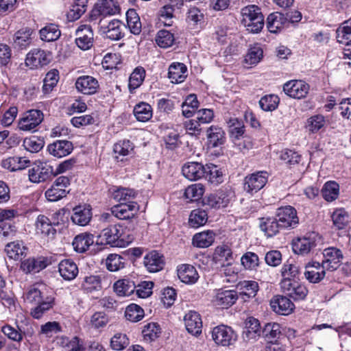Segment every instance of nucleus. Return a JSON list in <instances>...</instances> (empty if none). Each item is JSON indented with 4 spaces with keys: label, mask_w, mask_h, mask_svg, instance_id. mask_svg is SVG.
I'll list each match as a JSON object with an SVG mask.
<instances>
[{
    "label": "nucleus",
    "mask_w": 351,
    "mask_h": 351,
    "mask_svg": "<svg viewBox=\"0 0 351 351\" xmlns=\"http://www.w3.org/2000/svg\"><path fill=\"white\" fill-rule=\"evenodd\" d=\"M145 77V70L142 66H137L131 73L129 78V89L130 93L138 88Z\"/></svg>",
    "instance_id": "de8ad7c7"
},
{
    "label": "nucleus",
    "mask_w": 351,
    "mask_h": 351,
    "mask_svg": "<svg viewBox=\"0 0 351 351\" xmlns=\"http://www.w3.org/2000/svg\"><path fill=\"white\" fill-rule=\"evenodd\" d=\"M161 332L160 326L154 322L149 323L144 326L142 333L146 341H154L159 337Z\"/></svg>",
    "instance_id": "0e129e2a"
},
{
    "label": "nucleus",
    "mask_w": 351,
    "mask_h": 351,
    "mask_svg": "<svg viewBox=\"0 0 351 351\" xmlns=\"http://www.w3.org/2000/svg\"><path fill=\"white\" fill-rule=\"evenodd\" d=\"M37 304L31 310V315L35 319H40L45 313L53 308L55 304V299L52 296H47Z\"/></svg>",
    "instance_id": "58836bf2"
},
{
    "label": "nucleus",
    "mask_w": 351,
    "mask_h": 351,
    "mask_svg": "<svg viewBox=\"0 0 351 351\" xmlns=\"http://www.w3.org/2000/svg\"><path fill=\"white\" fill-rule=\"evenodd\" d=\"M99 25L102 33L110 40H119L124 36V34L122 32L123 23L119 20H111L106 25L103 19H101L99 20Z\"/></svg>",
    "instance_id": "f8f14e48"
},
{
    "label": "nucleus",
    "mask_w": 351,
    "mask_h": 351,
    "mask_svg": "<svg viewBox=\"0 0 351 351\" xmlns=\"http://www.w3.org/2000/svg\"><path fill=\"white\" fill-rule=\"evenodd\" d=\"M270 306L274 312L282 315L290 314L294 308V304L290 299L280 295L272 298L270 301Z\"/></svg>",
    "instance_id": "dca6fc26"
},
{
    "label": "nucleus",
    "mask_w": 351,
    "mask_h": 351,
    "mask_svg": "<svg viewBox=\"0 0 351 351\" xmlns=\"http://www.w3.org/2000/svg\"><path fill=\"white\" fill-rule=\"evenodd\" d=\"M300 273L299 266L294 263L287 261L281 268V275L283 277L282 280H295Z\"/></svg>",
    "instance_id": "3c124183"
},
{
    "label": "nucleus",
    "mask_w": 351,
    "mask_h": 351,
    "mask_svg": "<svg viewBox=\"0 0 351 351\" xmlns=\"http://www.w3.org/2000/svg\"><path fill=\"white\" fill-rule=\"evenodd\" d=\"M288 23L285 14L280 12H275L270 14L267 19V27L271 33H278L285 27H287Z\"/></svg>",
    "instance_id": "bb28decb"
},
{
    "label": "nucleus",
    "mask_w": 351,
    "mask_h": 351,
    "mask_svg": "<svg viewBox=\"0 0 351 351\" xmlns=\"http://www.w3.org/2000/svg\"><path fill=\"white\" fill-rule=\"evenodd\" d=\"M92 218L91 208L89 206L79 205L73 209L72 221L78 226L87 225Z\"/></svg>",
    "instance_id": "393cba45"
},
{
    "label": "nucleus",
    "mask_w": 351,
    "mask_h": 351,
    "mask_svg": "<svg viewBox=\"0 0 351 351\" xmlns=\"http://www.w3.org/2000/svg\"><path fill=\"white\" fill-rule=\"evenodd\" d=\"M241 25L248 32L257 34L264 27V16L261 8L255 5H249L241 10Z\"/></svg>",
    "instance_id": "f03ea898"
},
{
    "label": "nucleus",
    "mask_w": 351,
    "mask_h": 351,
    "mask_svg": "<svg viewBox=\"0 0 351 351\" xmlns=\"http://www.w3.org/2000/svg\"><path fill=\"white\" fill-rule=\"evenodd\" d=\"M75 44L82 50H88L93 45L94 34L90 26L80 25L75 31Z\"/></svg>",
    "instance_id": "9b49d317"
},
{
    "label": "nucleus",
    "mask_w": 351,
    "mask_h": 351,
    "mask_svg": "<svg viewBox=\"0 0 351 351\" xmlns=\"http://www.w3.org/2000/svg\"><path fill=\"white\" fill-rule=\"evenodd\" d=\"M208 220L207 213L204 210H193L189 219V223L193 228H198L204 225Z\"/></svg>",
    "instance_id": "13d9d810"
},
{
    "label": "nucleus",
    "mask_w": 351,
    "mask_h": 351,
    "mask_svg": "<svg viewBox=\"0 0 351 351\" xmlns=\"http://www.w3.org/2000/svg\"><path fill=\"white\" fill-rule=\"evenodd\" d=\"M281 335V326L278 323H267L261 330V335L268 342H273Z\"/></svg>",
    "instance_id": "37998d69"
},
{
    "label": "nucleus",
    "mask_w": 351,
    "mask_h": 351,
    "mask_svg": "<svg viewBox=\"0 0 351 351\" xmlns=\"http://www.w3.org/2000/svg\"><path fill=\"white\" fill-rule=\"evenodd\" d=\"M58 271L65 280H72L77 276L78 267L71 259H64L58 265Z\"/></svg>",
    "instance_id": "c756f323"
},
{
    "label": "nucleus",
    "mask_w": 351,
    "mask_h": 351,
    "mask_svg": "<svg viewBox=\"0 0 351 351\" xmlns=\"http://www.w3.org/2000/svg\"><path fill=\"white\" fill-rule=\"evenodd\" d=\"M120 10L119 5L114 0H99L90 14V19L97 20L99 16L114 15Z\"/></svg>",
    "instance_id": "423d86ee"
},
{
    "label": "nucleus",
    "mask_w": 351,
    "mask_h": 351,
    "mask_svg": "<svg viewBox=\"0 0 351 351\" xmlns=\"http://www.w3.org/2000/svg\"><path fill=\"white\" fill-rule=\"evenodd\" d=\"M211 335L215 343L223 347L234 345L238 337L237 333L231 327L223 324L214 327Z\"/></svg>",
    "instance_id": "7ed1b4c3"
},
{
    "label": "nucleus",
    "mask_w": 351,
    "mask_h": 351,
    "mask_svg": "<svg viewBox=\"0 0 351 351\" xmlns=\"http://www.w3.org/2000/svg\"><path fill=\"white\" fill-rule=\"evenodd\" d=\"M138 210L139 206L136 202L121 203L112 207L111 213L115 217L125 220L133 218Z\"/></svg>",
    "instance_id": "2eb2a0df"
},
{
    "label": "nucleus",
    "mask_w": 351,
    "mask_h": 351,
    "mask_svg": "<svg viewBox=\"0 0 351 351\" xmlns=\"http://www.w3.org/2000/svg\"><path fill=\"white\" fill-rule=\"evenodd\" d=\"M75 87L78 92L84 95L95 94L99 88L97 79L90 75L79 77L75 82Z\"/></svg>",
    "instance_id": "a211bd4d"
},
{
    "label": "nucleus",
    "mask_w": 351,
    "mask_h": 351,
    "mask_svg": "<svg viewBox=\"0 0 351 351\" xmlns=\"http://www.w3.org/2000/svg\"><path fill=\"white\" fill-rule=\"evenodd\" d=\"M326 267L318 262L308 263L305 267L304 276L311 283L320 282L326 275Z\"/></svg>",
    "instance_id": "6ab92c4d"
},
{
    "label": "nucleus",
    "mask_w": 351,
    "mask_h": 351,
    "mask_svg": "<svg viewBox=\"0 0 351 351\" xmlns=\"http://www.w3.org/2000/svg\"><path fill=\"white\" fill-rule=\"evenodd\" d=\"M53 175V167L45 162H39L29 169V179L34 183L45 182L49 179Z\"/></svg>",
    "instance_id": "9d476101"
},
{
    "label": "nucleus",
    "mask_w": 351,
    "mask_h": 351,
    "mask_svg": "<svg viewBox=\"0 0 351 351\" xmlns=\"http://www.w3.org/2000/svg\"><path fill=\"white\" fill-rule=\"evenodd\" d=\"M205 167L206 166L200 162H190L184 165L182 171L183 176L189 180H197L205 176Z\"/></svg>",
    "instance_id": "412c9836"
},
{
    "label": "nucleus",
    "mask_w": 351,
    "mask_h": 351,
    "mask_svg": "<svg viewBox=\"0 0 351 351\" xmlns=\"http://www.w3.org/2000/svg\"><path fill=\"white\" fill-rule=\"evenodd\" d=\"M276 217L283 229H293L299 223L297 211L291 206L278 208Z\"/></svg>",
    "instance_id": "20e7f679"
},
{
    "label": "nucleus",
    "mask_w": 351,
    "mask_h": 351,
    "mask_svg": "<svg viewBox=\"0 0 351 351\" xmlns=\"http://www.w3.org/2000/svg\"><path fill=\"white\" fill-rule=\"evenodd\" d=\"M61 35L58 26L55 24H49L40 30V38L47 42L58 40Z\"/></svg>",
    "instance_id": "09e8293b"
},
{
    "label": "nucleus",
    "mask_w": 351,
    "mask_h": 351,
    "mask_svg": "<svg viewBox=\"0 0 351 351\" xmlns=\"http://www.w3.org/2000/svg\"><path fill=\"white\" fill-rule=\"evenodd\" d=\"M268 179L266 171H258L245 178L244 190L251 194L256 193L266 184Z\"/></svg>",
    "instance_id": "1a4fd4ad"
},
{
    "label": "nucleus",
    "mask_w": 351,
    "mask_h": 351,
    "mask_svg": "<svg viewBox=\"0 0 351 351\" xmlns=\"http://www.w3.org/2000/svg\"><path fill=\"white\" fill-rule=\"evenodd\" d=\"M43 117L40 110H28L20 119L18 123L19 128L23 131H35L36 128L43 121Z\"/></svg>",
    "instance_id": "0eeeda50"
},
{
    "label": "nucleus",
    "mask_w": 351,
    "mask_h": 351,
    "mask_svg": "<svg viewBox=\"0 0 351 351\" xmlns=\"http://www.w3.org/2000/svg\"><path fill=\"white\" fill-rule=\"evenodd\" d=\"M125 258L117 254H110L106 260L107 269L110 271H117L125 267Z\"/></svg>",
    "instance_id": "5fc2aeb1"
},
{
    "label": "nucleus",
    "mask_w": 351,
    "mask_h": 351,
    "mask_svg": "<svg viewBox=\"0 0 351 351\" xmlns=\"http://www.w3.org/2000/svg\"><path fill=\"white\" fill-rule=\"evenodd\" d=\"M178 276L182 282L186 284L195 283L199 278L195 268L187 264L179 266L178 269Z\"/></svg>",
    "instance_id": "2f4dec72"
},
{
    "label": "nucleus",
    "mask_w": 351,
    "mask_h": 351,
    "mask_svg": "<svg viewBox=\"0 0 351 351\" xmlns=\"http://www.w3.org/2000/svg\"><path fill=\"white\" fill-rule=\"evenodd\" d=\"M227 123L229 128L230 137L232 140H239L243 136L245 126L242 120L237 118H231Z\"/></svg>",
    "instance_id": "79ce46f5"
},
{
    "label": "nucleus",
    "mask_w": 351,
    "mask_h": 351,
    "mask_svg": "<svg viewBox=\"0 0 351 351\" xmlns=\"http://www.w3.org/2000/svg\"><path fill=\"white\" fill-rule=\"evenodd\" d=\"M113 289L119 296H129L134 292L136 285L133 281L121 279L114 282Z\"/></svg>",
    "instance_id": "ea45409f"
},
{
    "label": "nucleus",
    "mask_w": 351,
    "mask_h": 351,
    "mask_svg": "<svg viewBox=\"0 0 351 351\" xmlns=\"http://www.w3.org/2000/svg\"><path fill=\"white\" fill-rule=\"evenodd\" d=\"M205 169L206 173L204 178L210 183L217 185L223 182V173L218 166L210 163L206 165Z\"/></svg>",
    "instance_id": "a18cd8bd"
},
{
    "label": "nucleus",
    "mask_w": 351,
    "mask_h": 351,
    "mask_svg": "<svg viewBox=\"0 0 351 351\" xmlns=\"http://www.w3.org/2000/svg\"><path fill=\"white\" fill-rule=\"evenodd\" d=\"M187 331L193 335L197 336L202 333V321L200 315L194 311H190L184 317Z\"/></svg>",
    "instance_id": "5701e85b"
},
{
    "label": "nucleus",
    "mask_w": 351,
    "mask_h": 351,
    "mask_svg": "<svg viewBox=\"0 0 351 351\" xmlns=\"http://www.w3.org/2000/svg\"><path fill=\"white\" fill-rule=\"evenodd\" d=\"M51 264V258L47 257L29 258L21 262V269L26 274L37 273Z\"/></svg>",
    "instance_id": "ddd939ff"
},
{
    "label": "nucleus",
    "mask_w": 351,
    "mask_h": 351,
    "mask_svg": "<svg viewBox=\"0 0 351 351\" xmlns=\"http://www.w3.org/2000/svg\"><path fill=\"white\" fill-rule=\"evenodd\" d=\"M204 204L213 208H223L228 206L230 198L224 190H219L215 193L210 194L204 201Z\"/></svg>",
    "instance_id": "b1692460"
},
{
    "label": "nucleus",
    "mask_w": 351,
    "mask_h": 351,
    "mask_svg": "<svg viewBox=\"0 0 351 351\" xmlns=\"http://www.w3.org/2000/svg\"><path fill=\"white\" fill-rule=\"evenodd\" d=\"M174 7L171 5H165L159 12V20L163 23L165 26H171L173 23L176 16L174 15Z\"/></svg>",
    "instance_id": "4d7b16f0"
},
{
    "label": "nucleus",
    "mask_w": 351,
    "mask_h": 351,
    "mask_svg": "<svg viewBox=\"0 0 351 351\" xmlns=\"http://www.w3.org/2000/svg\"><path fill=\"white\" fill-rule=\"evenodd\" d=\"M238 298L239 295L235 290L220 289L217 292L214 302L216 305L228 308L233 305Z\"/></svg>",
    "instance_id": "cd10ccee"
},
{
    "label": "nucleus",
    "mask_w": 351,
    "mask_h": 351,
    "mask_svg": "<svg viewBox=\"0 0 351 351\" xmlns=\"http://www.w3.org/2000/svg\"><path fill=\"white\" fill-rule=\"evenodd\" d=\"M73 149V143L66 140H58L47 146L48 152L57 158L68 156L72 152Z\"/></svg>",
    "instance_id": "4be33fe9"
},
{
    "label": "nucleus",
    "mask_w": 351,
    "mask_h": 351,
    "mask_svg": "<svg viewBox=\"0 0 351 351\" xmlns=\"http://www.w3.org/2000/svg\"><path fill=\"white\" fill-rule=\"evenodd\" d=\"M259 227L267 237L276 235L280 230L283 229L276 217L261 218Z\"/></svg>",
    "instance_id": "c85d7f7f"
},
{
    "label": "nucleus",
    "mask_w": 351,
    "mask_h": 351,
    "mask_svg": "<svg viewBox=\"0 0 351 351\" xmlns=\"http://www.w3.org/2000/svg\"><path fill=\"white\" fill-rule=\"evenodd\" d=\"M238 287L240 289V298L243 301L254 298L258 291V285L256 281L244 280L241 282Z\"/></svg>",
    "instance_id": "4c0bfd02"
},
{
    "label": "nucleus",
    "mask_w": 351,
    "mask_h": 351,
    "mask_svg": "<svg viewBox=\"0 0 351 351\" xmlns=\"http://www.w3.org/2000/svg\"><path fill=\"white\" fill-rule=\"evenodd\" d=\"M143 263L149 272L156 273L163 269L165 261L163 255L154 250L144 257Z\"/></svg>",
    "instance_id": "aec40b11"
},
{
    "label": "nucleus",
    "mask_w": 351,
    "mask_h": 351,
    "mask_svg": "<svg viewBox=\"0 0 351 351\" xmlns=\"http://www.w3.org/2000/svg\"><path fill=\"white\" fill-rule=\"evenodd\" d=\"M186 76L187 68L184 64L174 62L169 66L168 77L173 83H181Z\"/></svg>",
    "instance_id": "7c9ffc66"
},
{
    "label": "nucleus",
    "mask_w": 351,
    "mask_h": 351,
    "mask_svg": "<svg viewBox=\"0 0 351 351\" xmlns=\"http://www.w3.org/2000/svg\"><path fill=\"white\" fill-rule=\"evenodd\" d=\"M125 316L128 320L136 322L144 317V311L140 306L136 304H131L127 306Z\"/></svg>",
    "instance_id": "e2e57ef3"
},
{
    "label": "nucleus",
    "mask_w": 351,
    "mask_h": 351,
    "mask_svg": "<svg viewBox=\"0 0 351 351\" xmlns=\"http://www.w3.org/2000/svg\"><path fill=\"white\" fill-rule=\"evenodd\" d=\"M44 145V140L35 136L29 138H25L23 143L24 148L31 153L38 152L43 148Z\"/></svg>",
    "instance_id": "bf43d9fd"
},
{
    "label": "nucleus",
    "mask_w": 351,
    "mask_h": 351,
    "mask_svg": "<svg viewBox=\"0 0 351 351\" xmlns=\"http://www.w3.org/2000/svg\"><path fill=\"white\" fill-rule=\"evenodd\" d=\"M206 132L208 144L210 147H217L225 143V132L221 128L212 125L208 128Z\"/></svg>",
    "instance_id": "c9c22d12"
},
{
    "label": "nucleus",
    "mask_w": 351,
    "mask_h": 351,
    "mask_svg": "<svg viewBox=\"0 0 351 351\" xmlns=\"http://www.w3.org/2000/svg\"><path fill=\"white\" fill-rule=\"evenodd\" d=\"M58 224V221H51L47 217L40 215L35 223L36 233L53 239L56 234L55 226Z\"/></svg>",
    "instance_id": "4468645a"
},
{
    "label": "nucleus",
    "mask_w": 351,
    "mask_h": 351,
    "mask_svg": "<svg viewBox=\"0 0 351 351\" xmlns=\"http://www.w3.org/2000/svg\"><path fill=\"white\" fill-rule=\"evenodd\" d=\"M324 260L322 264L326 269H336L343 259V254L339 249L328 247L323 252Z\"/></svg>",
    "instance_id": "f3484780"
},
{
    "label": "nucleus",
    "mask_w": 351,
    "mask_h": 351,
    "mask_svg": "<svg viewBox=\"0 0 351 351\" xmlns=\"http://www.w3.org/2000/svg\"><path fill=\"white\" fill-rule=\"evenodd\" d=\"M245 329L243 331V337L245 339L256 340L261 335V329L260 328L259 321L254 317H249L246 321Z\"/></svg>",
    "instance_id": "72a5a7b5"
},
{
    "label": "nucleus",
    "mask_w": 351,
    "mask_h": 351,
    "mask_svg": "<svg viewBox=\"0 0 351 351\" xmlns=\"http://www.w3.org/2000/svg\"><path fill=\"white\" fill-rule=\"evenodd\" d=\"M339 186L336 182H327L322 189V195L327 202H332L338 197Z\"/></svg>",
    "instance_id": "603ef678"
},
{
    "label": "nucleus",
    "mask_w": 351,
    "mask_h": 351,
    "mask_svg": "<svg viewBox=\"0 0 351 351\" xmlns=\"http://www.w3.org/2000/svg\"><path fill=\"white\" fill-rule=\"evenodd\" d=\"M49 62V58L44 50L34 49L27 54L25 64L31 68L42 66Z\"/></svg>",
    "instance_id": "a878e982"
},
{
    "label": "nucleus",
    "mask_w": 351,
    "mask_h": 351,
    "mask_svg": "<svg viewBox=\"0 0 351 351\" xmlns=\"http://www.w3.org/2000/svg\"><path fill=\"white\" fill-rule=\"evenodd\" d=\"M88 0H76L72 5L69 12V16L71 20L75 21L81 17L86 12Z\"/></svg>",
    "instance_id": "774afa93"
},
{
    "label": "nucleus",
    "mask_w": 351,
    "mask_h": 351,
    "mask_svg": "<svg viewBox=\"0 0 351 351\" xmlns=\"http://www.w3.org/2000/svg\"><path fill=\"white\" fill-rule=\"evenodd\" d=\"M102 279L99 276H86L82 283V288L87 293L100 291L102 289Z\"/></svg>",
    "instance_id": "8fccbe9b"
},
{
    "label": "nucleus",
    "mask_w": 351,
    "mask_h": 351,
    "mask_svg": "<svg viewBox=\"0 0 351 351\" xmlns=\"http://www.w3.org/2000/svg\"><path fill=\"white\" fill-rule=\"evenodd\" d=\"M336 34L337 40L339 43H348V41H351V18L341 24Z\"/></svg>",
    "instance_id": "6e6d98bb"
},
{
    "label": "nucleus",
    "mask_w": 351,
    "mask_h": 351,
    "mask_svg": "<svg viewBox=\"0 0 351 351\" xmlns=\"http://www.w3.org/2000/svg\"><path fill=\"white\" fill-rule=\"evenodd\" d=\"M334 226L339 230L343 229L348 223L349 215L343 208L335 210L332 215Z\"/></svg>",
    "instance_id": "680f3d73"
},
{
    "label": "nucleus",
    "mask_w": 351,
    "mask_h": 351,
    "mask_svg": "<svg viewBox=\"0 0 351 351\" xmlns=\"http://www.w3.org/2000/svg\"><path fill=\"white\" fill-rule=\"evenodd\" d=\"M134 114L138 121L146 122L152 117V108L147 103H139L134 108Z\"/></svg>",
    "instance_id": "c03bdc74"
},
{
    "label": "nucleus",
    "mask_w": 351,
    "mask_h": 351,
    "mask_svg": "<svg viewBox=\"0 0 351 351\" xmlns=\"http://www.w3.org/2000/svg\"><path fill=\"white\" fill-rule=\"evenodd\" d=\"M136 193L134 190L126 188H120L114 191L113 193V198L121 203L133 202V199L136 197Z\"/></svg>",
    "instance_id": "052dcab7"
},
{
    "label": "nucleus",
    "mask_w": 351,
    "mask_h": 351,
    "mask_svg": "<svg viewBox=\"0 0 351 351\" xmlns=\"http://www.w3.org/2000/svg\"><path fill=\"white\" fill-rule=\"evenodd\" d=\"M127 24L130 32L138 35L141 32V23L138 14L134 9H129L126 12Z\"/></svg>",
    "instance_id": "49530a36"
},
{
    "label": "nucleus",
    "mask_w": 351,
    "mask_h": 351,
    "mask_svg": "<svg viewBox=\"0 0 351 351\" xmlns=\"http://www.w3.org/2000/svg\"><path fill=\"white\" fill-rule=\"evenodd\" d=\"M215 235L211 230L195 234L193 237V244L197 247H208L214 242Z\"/></svg>",
    "instance_id": "a19ab883"
},
{
    "label": "nucleus",
    "mask_w": 351,
    "mask_h": 351,
    "mask_svg": "<svg viewBox=\"0 0 351 351\" xmlns=\"http://www.w3.org/2000/svg\"><path fill=\"white\" fill-rule=\"evenodd\" d=\"M94 243L93 235L87 232L77 235L72 243L75 251L84 253L88 250Z\"/></svg>",
    "instance_id": "473e14b6"
},
{
    "label": "nucleus",
    "mask_w": 351,
    "mask_h": 351,
    "mask_svg": "<svg viewBox=\"0 0 351 351\" xmlns=\"http://www.w3.org/2000/svg\"><path fill=\"white\" fill-rule=\"evenodd\" d=\"M175 41L174 36L167 30H160L156 36V42L160 47L168 48L173 44Z\"/></svg>",
    "instance_id": "338daca9"
},
{
    "label": "nucleus",
    "mask_w": 351,
    "mask_h": 351,
    "mask_svg": "<svg viewBox=\"0 0 351 351\" xmlns=\"http://www.w3.org/2000/svg\"><path fill=\"white\" fill-rule=\"evenodd\" d=\"M309 85L302 80H290L283 85V91L293 99L306 97L309 91Z\"/></svg>",
    "instance_id": "6e6552de"
},
{
    "label": "nucleus",
    "mask_w": 351,
    "mask_h": 351,
    "mask_svg": "<svg viewBox=\"0 0 351 351\" xmlns=\"http://www.w3.org/2000/svg\"><path fill=\"white\" fill-rule=\"evenodd\" d=\"M280 288L282 292L294 300L305 299L308 294L306 287L296 280H281Z\"/></svg>",
    "instance_id": "39448f33"
},
{
    "label": "nucleus",
    "mask_w": 351,
    "mask_h": 351,
    "mask_svg": "<svg viewBox=\"0 0 351 351\" xmlns=\"http://www.w3.org/2000/svg\"><path fill=\"white\" fill-rule=\"evenodd\" d=\"M316 246L315 241L311 238H298L293 241L292 248L294 253L305 255Z\"/></svg>",
    "instance_id": "f704fd0d"
},
{
    "label": "nucleus",
    "mask_w": 351,
    "mask_h": 351,
    "mask_svg": "<svg viewBox=\"0 0 351 351\" xmlns=\"http://www.w3.org/2000/svg\"><path fill=\"white\" fill-rule=\"evenodd\" d=\"M263 57V51L258 44L251 47L245 56V62L249 65H256Z\"/></svg>",
    "instance_id": "864d4df0"
},
{
    "label": "nucleus",
    "mask_w": 351,
    "mask_h": 351,
    "mask_svg": "<svg viewBox=\"0 0 351 351\" xmlns=\"http://www.w3.org/2000/svg\"><path fill=\"white\" fill-rule=\"evenodd\" d=\"M130 221L110 226L103 229L98 236L100 244H108L112 247H123L131 243L132 238L126 231V224Z\"/></svg>",
    "instance_id": "f257e3e1"
},
{
    "label": "nucleus",
    "mask_w": 351,
    "mask_h": 351,
    "mask_svg": "<svg viewBox=\"0 0 351 351\" xmlns=\"http://www.w3.org/2000/svg\"><path fill=\"white\" fill-rule=\"evenodd\" d=\"M204 193V187L202 184H193L189 186L184 192V197L190 201L199 199Z\"/></svg>",
    "instance_id": "69168bd1"
},
{
    "label": "nucleus",
    "mask_w": 351,
    "mask_h": 351,
    "mask_svg": "<svg viewBox=\"0 0 351 351\" xmlns=\"http://www.w3.org/2000/svg\"><path fill=\"white\" fill-rule=\"evenodd\" d=\"M33 31L30 28H22L18 30L14 37L15 47L23 49L27 48L32 43Z\"/></svg>",
    "instance_id": "e433bc0d"
}]
</instances>
